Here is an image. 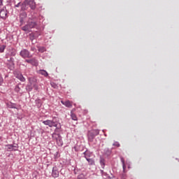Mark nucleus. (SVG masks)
<instances>
[{
  "label": "nucleus",
  "instance_id": "obj_1",
  "mask_svg": "<svg viewBox=\"0 0 179 179\" xmlns=\"http://www.w3.org/2000/svg\"><path fill=\"white\" fill-rule=\"evenodd\" d=\"M43 124H44V125H48V127H50V128H52V127H55L56 129H59L60 128V127H58V124L57 123V122L54 121V120H45L43 122Z\"/></svg>",
  "mask_w": 179,
  "mask_h": 179
},
{
  "label": "nucleus",
  "instance_id": "obj_2",
  "mask_svg": "<svg viewBox=\"0 0 179 179\" xmlns=\"http://www.w3.org/2000/svg\"><path fill=\"white\" fill-rule=\"evenodd\" d=\"M52 138L55 141H56L58 146H62L63 142H62V138L61 137V135H59L58 134H53Z\"/></svg>",
  "mask_w": 179,
  "mask_h": 179
},
{
  "label": "nucleus",
  "instance_id": "obj_3",
  "mask_svg": "<svg viewBox=\"0 0 179 179\" xmlns=\"http://www.w3.org/2000/svg\"><path fill=\"white\" fill-rule=\"evenodd\" d=\"M20 55H21L22 58H31V55H30V52H29V50L26 49L21 50Z\"/></svg>",
  "mask_w": 179,
  "mask_h": 179
},
{
  "label": "nucleus",
  "instance_id": "obj_4",
  "mask_svg": "<svg viewBox=\"0 0 179 179\" xmlns=\"http://www.w3.org/2000/svg\"><path fill=\"white\" fill-rule=\"evenodd\" d=\"M24 5L29 6L31 9H36V2H34V0H25Z\"/></svg>",
  "mask_w": 179,
  "mask_h": 179
},
{
  "label": "nucleus",
  "instance_id": "obj_5",
  "mask_svg": "<svg viewBox=\"0 0 179 179\" xmlns=\"http://www.w3.org/2000/svg\"><path fill=\"white\" fill-rule=\"evenodd\" d=\"M6 150H7V152H16L17 147L13 145H6Z\"/></svg>",
  "mask_w": 179,
  "mask_h": 179
},
{
  "label": "nucleus",
  "instance_id": "obj_6",
  "mask_svg": "<svg viewBox=\"0 0 179 179\" xmlns=\"http://www.w3.org/2000/svg\"><path fill=\"white\" fill-rule=\"evenodd\" d=\"M29 83L31 84V90L33 89V87H35V89H37V85L36 82H37V80L34 78H29Z\"/></svg>",
  "mask_w": 179,
  "mask_h": 179
},
{
  "label": "nucleus",
  "instance_id": "obj_7",
  "mask_svg": "<svg viewBox=\"0 0 179 179\" xmlns=\"http://www.w3.org/2000/svg\"><path fill=\"white\" fill-rule=\"evenodd\" d=\"M25 62L28 64H31V65H34V66H37V65H38V62L37 61V59H36V58L26 59Z\"/></svg>",
  "mask_w": 179,
  "mask_h": 179
},
{
  "label": "nucleus",
  "instance_id": "obj_8",
  "mask_svg": "<svg viewBox=\"0 0 179 179\" xmlns=\"http://www.w3.org/2000/svg\"><path fill=\"white\" fill-rule=\"evenodd\" d=\"M52 176L54 178L59 177V171H58V168L57 166L53 167Z\"/></svg>",
  "mask_w": 179,
  "mask_h": 179
},
{
  "label": "nucleus",
  "instance_id": "obj_9",
  "mask_svg": "<svg viewBox=\"0 0 179 179\" xmlns=\"http://www.w3.org/2000/svg\"><path fill=\"white\" fill-rule=\"evenodd\" d=\"M62 104L63 106H65V107H67L68 108H72V101H70L69 100L64 101H61Z\"/></svg>",
  "mask_w": 179,
  "mask_h": 179
},
{
  "label": "nucleus",
  "instance_id": "obj_10",
  "mask_svg": "<svg viewBox=\"0 0 179 179\" xmlns=\"http://www.w3.org/2000/svg\"><path fill=\"white\" fill-rule=\"evenodd\" d=\"M7 15H8V11H6L5 9L1 10L0 17H1V19H6Z\"/></svg>",
  "mask_w": 179,
  "mask_h": 179
},
{
  "label": "nucleus",
  "instance_id": "obj_11",
  "mask_svg": "<svg viewBox=\"0 0 179 179\" xmlns=\"http://www.w3.org/2000/svg\"><path fill=\"white\" fill-rule=\"evenodd\" d=\"M27 16V15L26 14V13H22L20 14V22L21 24H23V22H24L23 19L26 18Z\"/></svg>",
  "mask_w": 179,
  "mask_h": 179
},
{
  "label": "nucleus",
  "instance_id": "obj_12",
  "mask_svg": "<svg viewBox=\"0 0 179 179\" xmlns=\"http://www.w3.org/2000/svg\"><path fill=\"white\" fill-rule=\"evenodd\" d=\"M85 159L88 162L90 166H94V160L87 158V155H85Z\"/></svg>",
  "mask_w": 179,
  "mask_h": 179
},
{
  "label": "nucleus",
  "instance_id": "obj_13",
  "mask_svg": "<svg viewBox=\"0 0 179 179\" xmlns=\"http://www.w3.org/2000/svg\"><path fill=\"white\" fill-rule=\"evenodd\" d=\"M16 78L21 80V82H24L26 80V78H24L22 74H17Z\"/></svg>",
  "mask_w": 179,
  "mask_h": 179
},
{
  "label": "nucleus",
  "instance_id": "obj_14",
  "mask_svg": "<svg viewBox=\"0 0 179 179\" xmlns=\"http://www.w3.org/2000/svg\"><path fill=\"white\" fill-rule=\"evenodd\" d=\"M22 30H23L24 31H30V30H31V29L28 24L22 27Z\"/></svg>",
  "mask_w": 179,
  "mask_h": 179
},
{
  "label": "nucleus",
  "instance_id": "obj_15",
  "mask_svg": "<svg viewBox=\"0 0 179 179\" xmlns=\"http://www.w3.org/2000/svg\"><path fill=\"white\" fill-rule=\"evenodd\" d=\"M7 107L8 108H16V103L10 102V103H7Z\"/></svg>",
  "mask_w": 179,
  "mask_h": 179
},
{
  "label": "nucleus",
  "instance_id": "obj_16",
  "mask_svg": "<svg viewBox=\"0 0 179 179\" xmlns=\"http://www.w3.org/2000/svg\"><path fill=\"white\" fill-rule=\"evenodd\" d=\"M36 22H29V24H28V25L29 26V28L31 29H33V28H34V27H36Z\"/></svg>",
  "mask_w": 179,
  "mask_h": 179
},
{
  "label": "nucleus",
  "instance_id": "obj_17",
  "mask_svg": "<svg viewBox=\"0 0 179 179\" xmlns=\"http://www.w3.org/2000/svg\"><path fill=\"white\" fill-rule=\"evenodd\" d=\"M39 73L41 75H43V76H48V73H47V71H45V70H40Z\"/></svg>",
  "mask_w": 179,
  "mask_h": 179
},
{
  "label": "nucleus",
  "instance_id": "obj_18",
  "mask_svg": "<svg viewBox=\"0 0 179 179\" xmlns=\"http://www.w3.org/2000/svg\"><path fill=\"white\" fill-rule=\"evenodd\" d=\"M71 119L73 120V121H78V117L76 116V115L75 113H71Z\"/></svg>",
  "mask_w": 179,
  "mask_h": 179
},
{
  "label": "nucleus",
  "instance_id": "obj_19",
  "mask_svg": "<svg viewBox=\"0 0 179 179\" xmlns=\"http://www.w3.org/2000/svg\"><path fill=\"white\" fill-rule=\"evenodd\" d=\"M27 4L24 5V2H23L21 6L22 10H26V9H27Z\"/></svg>",
  "mask_w": 179,
  "mask_h": 179
},
{
  "label": "nucleus",
  "instance_id": "obj_20",
  "mask_svg": "<svg viewBox=\"0 0 179 179\" xmlns=\"http://www.w3.org/2000/svg\"><path fill=\"white\" fill-rule=\"evenodd\" d=\"M121 162H122V163L123 170H125V169L127 168V166H125V161L124 160V158H121Z\"/></svg>",
  "mask_w": 179,
  "mask_h": 179
},
{
  "label": "nucleus",
  "instance_id": "obj_21",
  "mask_svg": "<svg viewBox=\"0 0 179 179\" xmlns=\"http://www.w3.org/2000/svg\"><path fill=\"white\" fill-rule=\"evenodd\" d=\"M5 47L4 45H0V52H3V51H5Z\"/></svg>",
  "mask_w": 179,
  "mask_h": 179
},
{
  "label": "nucleus",
  "instance_id": "obj_22",
  "mask_svg": "<svg viewBox=\"0 0 179 179\" xmlns=\"http://www.w3.org/2000/svg\"><path fill=\"white\" fill-rule=\"evenodd\" d=\"M52 87H53L54 89H58V85L57 84H55V83H50Z\"/></svg>",
  "mask_w": 179,
  "mask_h": 179
},
{
  "label": "nucleus",
  "instance_id": "obj_23",
  "mask_svg": "<svg viewBox=\"0 0 179 179\" xmlns=\"http://www.w3.org/2000/svg\"><path fill=\"white\" fill-rule=\"evenodd\" d=\"M100 163H101V165L102 166V169H104V159L101 158Z\"/></svg>",
  "mask_w": 179,
  "mask_h": 179
},
{
  "label": "nucleus",
  "instance_id": "obj_24",
  "mask_svg": "<svg viewBox=\"0 0 179 179\" xmlns=\"http://www.w3.org/2000/svg\"><path fill=\"white\" fill-rule=\"evenodd\" d=\"M38 51H39L40 52H44V51H45V48H44V47H41V48H38Z\"/></svg>",
  "mask_w": 179,
  "mask_h": 179
},
{
  "label": "nucleus",
  "instance_id": "obj_25",
  "mask_svg": "<svg viewBox=\"0 0 179 179\" xmlns=\"http://www.w3.org/2000/svg\"><path fill=\"white\" fill-rule=\"evenodd\" d=\"M2 83H3V78L0 75V86L2 85Z\"/></svg>",
  "mask_w": 179,
  "mask_h": 179
},
{
  "label": "nucleus",
  "instance_id": "obj_26",
  "mask_svg": "<svg viewBox=\"0 0 179 179\" xmlns=\"http://www.w3.org/2000/svg\"><path fill=\"white\" fill-rule=\"evenodd\" d=\"M88 138L90 141H93V139H94V136L89 135Z\"/></svg>",
  "mask_w": 179,
  "mask_h": 179
},
{
  "label": "nucleus",
  "instance_id": "obj_27",
  "mask_svg": "<svg viewBox=\"0 0 179 179\" xmlns=\"http://www.w3.org/2000/svg\"><path fill=\"white\" fill-rule=\"evenodd\" d=\"M113 146H117V148H120V143H118V142L114 143Z\"/></svg>",
  "mask_w": 179,
  "mask_h": 179
},
{
  "label": "nucleus",
  "instance_id": "obj_28",
  "mask_svg": "<svg viewBox=\"0 0 179 179\" xmlns=\"http://www.w3.org/2000/svg\"><path fill=\"white\" fill-rule=\"evenodd\" d=\"M20 6V3H18L17 5H15V8H19Z\"/></svg>",
  "mask_w": 179,
  "mask_h": 179
},
{
  "label": "nucleus",
  "instance_id": "obj_29",
  "mask_svg": "<svg viewBox=\"0 0 179 179\" xmlns=\"http://www.w3.org/2000/svg\"><path fill=\"white\" fill-rule=\"evenodd\" d=\"M2 5V0H0V6Z\"/></svg>",
  "mask_w": 179,
  "mask_h": 179
},
{
  "label": "nucleus",
  "instance_id": "obj_30",
  "mask_svg": "<svg viewBox=\"0 0 179 179\" xmlns=\"http://www.w3.org/2000/svg\"><path fill=\"white\" fill-rule=\"evenodd\" d=\"M32 51H34V49L31 48Z\"/></svg>",
  "mask_w": 179,
  "mask_h": 179
},
{
  "label": "nucleus",
  "instance_id": "obj_31",
  "mask_svg": "<svg viewBox=\"0 0 179 179\" xmlns=\"http://www.w3.org/2000/svg\"><path fill=\"white\" fill-rule=\"evenodd\" d=\"M0 127H1V124H0Z\"/></svg>",
  "mask_w": 179,
  "mask_h": 179
}]
</instances>
